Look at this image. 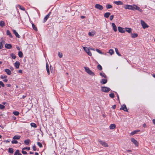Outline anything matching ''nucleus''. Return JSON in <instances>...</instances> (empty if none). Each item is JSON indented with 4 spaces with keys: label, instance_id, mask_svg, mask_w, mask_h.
Segmentation results:
<instances>
[{
    "label": "nucleus",
    "instance_id": "obj_1",
    "mask_svg": "<svg viewBox=\"0 0 155 155\" xmlns=\"http://www.w3.org/2000/svg\"><path fill=\"white\" fill-rule=\"evenodd\" d=\"M131 10H137L141 12H143V10L141 9H140L139 7L137 6L136 5H131Z\"/></svg>",
    "mask_w": 155,
    "mask_h": 155
},
{
    "label": "nucleus",
    "instance_id": "obj_2",
    "mask_svg": "<svg viewBox=\"0 0 155 155\" xmlns=\"http://www.w3.org/2000/svg\"><path fill=\"white\" fill-rule=\"evenodd\" d=\"M84 68L85 71L89 74L92 76L94 75V73L91 71L87 67H84Z\"/></svg>",
    "mask_w": 155,
    "mask_h": 155
},
{
    "label": "nucleus",
    "instance_id": "obj_3",
    "mask_svg": "<svg viewBox=\"0 0 155 155\" xmlns=\"http://www.w3.org/2000/svg\"><path fill=\"white\" fill-rule=\"evenodd\" d=\"M101 90L104 92H108L110 90V89L106 87H101Z\"/></svg>",
    "mask_w": 155,
    "mask_h": 155
},
{
    "label": "nucleus",
    "instance_id": "obj_4",
    "mask_svg": "<svg viewBox=\"0 0 155 155\" xmlns=\"http://www.w3.org/2000/svg\"><path fill=\"white\" fill-rule=\"evenodd\" d=\"M83 48L84 49L85 51L86 52L88 55H89L91 56V52L90 51V49L88 48L87 47H83Z\"/></svg>",
    "mask_w": 155,
    "mask_h": 155
},
{
    "label": "nucleus",
    "instance_id": "obj_5",
    "mask_svg": "<svg viewBox=\"0 0 155 155\" xmlns=\"http://www.w3.org/2000/svg\"><path fill=\"white\" fill-rule=\"evenodd\" d=\"M140 23L142 26L143 28L145 29L146 28L148 27V26L147 24L143 20L140 21Z\"/></svg>",
    "mask_w": 155,
    "mask_h": 155
},
{
    "label": "nucleus",
    "instance_id": "obj_6",
    "mask_svg": "<svg viewBox=\"0 0 155 155\" xmlns=\"http://www.w3.org/2000/svg\"><path fill=\"white\" fill-rule=\"evenodd\" d=\"M98 141L102 146L104 147H108V144L105 142L102 141L100 140H99Z\"/></svg>",
    "mask_w": 155,
    "mask_h": 155
},
{
    "label": "nucleus",
    "instance_id": "obj_7",
    "mask_svg": "<svg viewBox=\"0 0 155 155\" xmlns=\"http://www.w3.org/2000/svg\"><path fill=\"white\" fill-rule=\"evenodd\" d=\"M95 7L97 9H98L100 10H102L103 9V6L99 4H96L95 5Z\"/></svg>",
    "mask_w": 155,
    "mask_h": 155
},
{
    "label": "nucleus",
    "instance_id": "obj_8",
    "mask_svg": "<svg viewBox=\"0 0 155 155\" xmlns=\"http://www.w3.org/2000/svg\"><path fill=\"white\" fill-rule=\"evenodd\" d=\"M131 141L137 147L138 146L139 143L137 140H135L134 138H131L130 139Z\"/></svg>",
    "mask_w": 155,
    "mask_h": 155
},
{
    "label": "nucleus",
    "instance_id": "obj_9",
    "mask_svg": "<svg viewBox=\"0 0 155 155\" xmlns=\"http://www.w3.org/2000/svg\"><path fill=\"white\" fill-rule=\"evenodd\" d=\"M118 29L119 31L121 33H124L125 32V29L121 27H118Z\"/></svg>",
    "mask_w": 155,
    "mask_h": 155
},
{
    "label": "nucleus",
    "instance_id": "obj_10",
    "mask_svg": "<svg viewBox=\"0 0 155 155\" xmlns=\"http://www.w3.org/2000/svg\"><path fill=\"white\" fill-rule=\"evenodd\" d=\"M120 109L124 111L128 112V110L127 109L126 106L125 104H123L122 105Z\"/></svg>",
    "mask_w": 155,
    "mask_h": 155
},
{
    "label": "nucleus",
    "instance_id": "obj_11",
    "mask_svg": "<svg viewBox=\"0 0 155 155\" xmlns=\"http://www.w3.org/2000/svg\"><path fill=\"white\" fill-rule=\"evenodd\" d=\"M51 14V12H49L48 14L44 18V19L43 21V22H45L47 19H48V18L49 17V16Z\"/></svg>",
    "mask_w": 155,
    "mask_h": 155
},
{
    "label": "nucleus",
    "instance_id": "obj_12",
    "mask_svg": "<svg viewBox=\"0 0 155 155\" xmlns=\"http://www.w3.org/2000/svg\"><path fill=\"white\" fill-rule=\"evenodd\" d=\"M20 63L19 61H16L14 64V65L15 68L18 69L19 67Z\"/></svg>",
    "mask_w": 155,
    "mask_h": 155
},
{
    "label": "nucleus",
    "instance_id": "obj_13",
    "mask_svg": "<svg viewBox=\"0 0 155 155\" xmlns=\"http://www.w3.org/2000/svg\"><path fill=\"white\" fill-rule=\"evenodd\" d=\"M114 3L117 5H123V2L120 1H114Z\"/></svg>",
    "mask_w": 155,
    "mask_h": 155
},
{
    "label": "nucleus",
    "instance_id": "obj_14",
    "mask_svg": "<svg viewBox=\"0 0 155 155\" xmlns=\"http://www.w3.org/2000/svg\"><path fill=\"white\" fill-rule=\"evenodd\" d=\"M131 5H126L124 7V8L126 9H128L130 10H131Z\"/></svg>",
    "mask_w": 155,
    "mask_h": 155
},
{
    "label": "nucleus",
    "instance_id": "obj_15",
    "mask_svg": "<svg viewBox=\"0 0 155 155\" xmlns=\"http://www.w3.org/2000/svg\"><path fill=\"white\" fill-rule=\"evenodd\" d=\"M112 26L113 27V29L115 32L117 31V27L114 23H112Z\"/></svg>",
    "mask_w": 155,
    "mask_h": 155
},
{
    "label": "nucleus",
    "instance_id": "obj_16",
    "mask_svg": "<svg viewBox=\"0 0 155 155\" xmlns=\"http://www.w3.org/2000/svg\"><path fill=\"white\" fill-rule=\"evenodd\" d=\"M125 31H126L129 33H132V29L131 28H125Z\"/></svg>",
    "mask_w": 155,
    "mask_h": 155
},
{
    "label": "nucleus",
    "instance_id": "obj_17",
    "mask_svg": "<svg viewBox=\"0 0 155 155\" xmlns=\"http://www.w3.org/2000/svg\"><path fill=\"white\" fill-rule=\"evenodd\" d=\"M5 47L8 49H11L12 48V45L11 44H6L5 45Z\"/></svg>",
    "mask_w": 155,
    "mask_h": 155
},
{
    "label": "nucleus",
    "instance_id": "obj_18",
    "mask_svg": "<svg viewBox=\"0 0 155 155\" xmlns=\"http://www.w3.org/2000/svg\"><path fill=\"white\" fill-rule=\"evenodd\" d=\"M13 32L16 37L19 38H20V35H19V34H18V33L15 30H13Z\"/></svg>",
    "mask_w": 155,
    "mask_h": 155
},
{
    "label": "nucleus",
    "instance_id": "obj_19",
    "mask_svg": "<svg viewBox=\"0 0 155 155\" xmlns=\"http://www.w3.org/2000/svg\"><path fill=\"white\" fill-rule=\"evenodd\" d=\"M110 15V13L109 12H106L104 14V16L106 18H108Z\"/></svg>",
    "mask_w": 155,
    "mask_h": 155
},
{
    "label": "nucleus",
    "instance_id": "obj_20",
    "mask_svg": "<svg viewBox=\"0 0 155 155\" xmlns=\"http://www.w3.org/2000/svg\"><path fill=\"white\" fill-rule=\"evenodd\" d=\"M21 138V136L16 135L13 137L14 140H19Z\"/></svg>",
    "mask_w": 155,
    "mask_h": 155
},
{
    "label": "nucleus",
    "instance_id": "obj_21",
    "mask_svg": "<svg viewBox=\"0 0 155 155\" xmlns=\"http://www.w3.org/2000/svg\"><path fill=\"white\" fill-rule=\"evenodd\" d=\"M107 81L106 79H102L101 81V83L102 84H105L107 83Z\"/></svg>",
    "mask_w": 155,
    "mask_h": 155
},
{
    "label": "nucleus",
    "instance_id": "obj_22",
    "mask_svg": "<svg viewBox=\"0 0 155 155\" xmlns=\"http://www.w3.org/2000/svg\"><path fill=\"white\" fill-rule=\"evenodd\" d=\"M16 7L17 8L18 7L19 8L23 10V11H24L25 10V8L23 7H22L20 5H16Z\"/></svg>",
    "mask_w": 155,
    "mask_h": 155
},
{
    "label": "nucleus",
    "instance_id": "obj_23",
    "mask_svg": "<svg viewBox=\"0 0 155 155\" xmlns=\"http://www.w3.org/2000/svg\"><path fill=\"white\" fill-rule=\"evenodd\" d=\"M109 127L110 129H114L116 127V125L114 124H111Z\"/></svg>",
    "mask_w": 155,
    "mask_h": 155
},
{
    "label": "nucleus",
    "instance_id": "obj_24",
    "mask_svg": "<svg viewBox=\"0 0 155 155\" xmlns=\"http://www.w3.org/2000/svg\"><path fill=\"white\" fill-rule=\"evenodd\" d=\"M46 68L48 74L49 75L50 74V71L49 69V65L48 63H46Z\"/></svg>",
    "mask_w": 155,
    "mask_h": 155
},
{
    "label": "nucleus",
    "instance_id": "obj_25",
    "mask_svg": "<svg viewBox=\"0 0 155 155\" xmlns=\"http://www.w3.org/2000/svg\"><path fill=\"white\" fill-rule=\"evenodd\" d=\"M5 71L8 75H10L11 74V71L8 69H5Z\"/></svg>",
    "mask_w": 155,
    "mask_h": 155
},
{
    "label": "nucleus",
    "instance_id": "obj_26",
    "mask_svg": "<svg viewBox=\"0 0 155 155\" xmlns=\"http://www.w3.org/2000/svg\"><path fill=\"white\" fill-rule=\"evenodd\" d=\"M30 141V140L27 139V140H25L24 142L26 145H28L29 144Z\"/></svg>",
    "mask_w": 155,
    "mask_h": 155
},
{
    "label": "nucleus",
    "instance_id": "obj_27",
    "mask_svg": "<svg viewBox=\"0 0 155 155\" xmlns=\"http://www.w3.org/2000/svg\"><path fill=\"white\" fill-rule=\"evenodd\" d=\"M18 55L19 57L22 58L23 57V54L22 51H19L18 52Z\"/></svg>",
    "mask_w": 155,
    "mask_h": 155
},
{
    "label": "nucleus",
    "instance_id": "obj_28",
    "mask_svg": "<svg viewBox=\"0 0 155 155\" xmlns=\"http://www.w3.org/2000/svg\"><path fill=\"white\" fill-rule=\"evenodd\" d=\"M8 152L11 153H13L14 152L13 149L12 148H9L8 149Z\"/></svg>",
    "mask_w": 155,
    "mask_h": 155
},
{
    "label": "nucleus",
    "instance_id": "obj_29",
    "mask_svg": "<svg viewBox=\"0 0 155 155\" xmlns=\"http://www.w3.org/2000/svg\"><path fill=\"white\" fill-rule=\"evenodd\" d=\"M14 155H22V154L20 153L19 150H17L15 152Z\"/></svg>",
    "mask_w": 155,
    "mask_h": 155
},
{
    "label": "nucleus",
    "instance_id": "obj_30",
    "mask_svg": "<svg viewBox=\"0 0 155 155\" xmlns=\"http://www.w3.org/2000/svg\"><path fill=\"white\" fill-rule=\"evenodd\" d=\"M10 55L12 59H15L16 58V57L13 53H11Z\"/></svg>",
    "mask_w": 155,
    "mask_h": 155
},
{
    "label": "nucleus",
    "instance_id": "obj_31",
    "mask_svg": "<svg viewBox=\"0 0 155 155\" xmlns=\"http://www.w3.org/2000/svg\"><path fill=\"white\" fill-rule=\"evenodd\" d=\"M0 26L3 27L5 26V23L4 21H0Z\"/></svg>",
    "mask_w": 155,
    "mask_h": 155
},
{
    "label": "nucleus",
    "instance_id": "obj_32",
    "mask_svg": "<svg viewBox=\"0 0 155 155\" xmlns=\"http://www.w3.org/2000/svg\"><path fill=\"white\" fill-rule=\"evenodd\" d=\"M140 130H135L133 132H132L130 134L131 135H133L134 134H136L137 132H139Z\"/></svg>",
    "mask_w": 155,
    "mask_h": 155
},
{
    "label": "nucleus",
    "instance_id": "obj_33",
    "mask_svg": "<svg viewBox=\"0 0 155 155\" xmlns=\"http://www.w3.org/2000/svg\"><path fill=\"white\" fill-rule=\"evenodd\" d=\"M138 36V35L136 33L132 34L131 35V37L132 38H134L137 37Z\"/></svg>",
    "mask_w": 155,
    "mask_h": 155
},
{
    "label": "nucleus",
    "instance_id": "obj_34",
    "mask_svg": "<svg viewBox=\"0 0 155 155\" xmlns=\"http://www.w3.org/2000/svg\"><path fill=\"white\" fill-rule=\"evenodd\" d=\"M95 35V33L94 32H89L88 33V35L92 37Z\"/></svg>",
    "mask_w": 155,
    "mask_h": 155
},
{
    "label": "nucleus",
    "instance_id": "obj_35",
    "mask_svg": "<svg viewBox=\"0 0 155 155\" xmlns=\"http://www.w3.org/2000/svg\"><path fill=\"white\" fill-rule=\"evenodd\" d=\"M6 34L8 35L11 38H12V36L9 30H7L6 31Z\"/></svg>",
    "mask_w": 155,
    "mask_h": 155
},
{
    "label": "nucleus",
    "instance_id": "obj_36",
    "mask_svg": "<svg viewBox=\"0 0 155 155\" xmlns=\"http://www.w3.org/2000/svg\"><path fill=\"white\" fill-rule=\"evenodd\" d=\"M13 114L15 115L18 116L19 114V112L18 111H15L13 112Z\"/></svg>",
    "mask_w": 155,
    "mask_h": 155
},
{
    "label": "nucleus",
    "instance_id": "obj_37",
    "mask_svg": "<svg viewBox=\"0 0 155 155\" xmlns=\"http://www.w3.org/2000/svg\"><path fill=\"white\" fill-rule=\"evenodd\" d=\"M31 127H34L35 128H36L37 127L36 124L35 123H31Z\"/></svg>",
    "mask_w": 155,
    "mask_h": 155
},
{
    "label": "nucleus",
    "instance_id": "obj_38",
    "mask_svg": "<svg viewBox=\"0 0 155 155\" xmlns=\"http://www.w3.org/2000/svg\"><path fill=\"white\" fill-rule=\"evenodd\" d=\"M115 51L116 53L119 56H121V55L119 53L118 50L117 48H115Z\"/></svg>",
    "mask_w": 155,
    "mask_h": 155
},
{
    "label": "nucleus",
    "instance_id": "obj_39",
    "mask_svg": "<svg viewBox=\"0 0 155 155\" xmlns=\"http://www.w3.org/2000/svg\"><path fill=\"white\" fill-rule=\"evenodd\" d=\"M114 53V51L112 49H110L109 51V53L112 55Z\"/></svg>",
    "mask_w": 155,
    "mask_h": 155
},
{
    "label": "nucleus",
    "instance_id": "obj_40",
    "mask_svg": "<svg viewBox=\"0 0 155 155\" xmlns=\"http://www.w3.org/2000/svg\"><path fill=\"white\" fill-rule=\"evenodd\" d=\"M106 7L107 9H108L109 8H112V6L108 4L106 5Z\"/></svg>",
    "mask_w": 155,
    "mask_h": 155
},
{
    "label": "nucleus",
    "instance_id": "obj_41",
    "mask_svg": "<svg viewBox=\"0 0 155 155\" xmlns=\"http://www.w3.org/2000/svg\"><path fill=\"white\" fill-rule=\"evenodd\" d=\"M100 75L101 76H102V77L104 78H106V75L104 73H101V72H100Z\"/></svg>",
    "mask_w": 155,
    "mask_h": 155
},
{
    "label": "nucleus",
    "instance_id": "obj_42",
    "mask_svg": "<svg viewBox=\"0 0 155 155\" xmlns=\"http://www.w3.org/2000/svg\"><path fill=\"white\" fill-rule=\"evenodd\" d=\"M32 27L33 29L35 31L37 30V29L36 26L33 23L32 24Z\"/></svg>",
    "mask_w": 155,
    "mask_h": 155
},
{
    "label": "nucleus",
    "instance_id": "obj_43",
    "mask_svg": "<svg viewBox=\"0 0 155 155\" xmlns=\"http://www.w3.org/2000/svg\"><path fill=\"white\" fill-rule=\"evenodd\" d=\"M97 68L100 70H102V66L100 64H98L97 67Z\"/></svg>",
    "mask_w": 155,
    "mask_h": 155
},
{
    "label": "nucleus",
    "instance_id": "obj_44",
    "mask_svg": "<svg viewBox=\"0 0 155 155\" xmlns=\"http://www.w3.org/2000/svg\"><path fill=\"white\" fill-rule=\"evenodd\" d=\"M12 144H17L18 143V142L15 140H14L12 141Z\"/></svg>",
    "mask_w": 155,
    "mask_h": 155
},
{
    "label": "nucleus",
    "instance_id": "obj_45",
    "mask_svg": "<svg viewBox=\"0 0 155 155\" xmlns=\"http://www.w3.org/2000/svg\"><path fill=\"white\" fill-rule=\"evenodd\" d=\"M109 96L110 97L112 98H114V93H111V94H109Z\"/></svg>",
    "mask_w": 155,
    "mask_h": 155
},
{
    "label": "nucleus",
    "instance_id": "obj_46",
    "mask_svg": "<svg viewBox=\"0 0 155 155\" xmlns=\"http://www.w3.org/2000/svg\"><path fill=\"white\" fill-rule=\"evenodd\" d=\"M58 55L59 57L60 58H61L62 57L63 55L60 52H58Z\"/></svg>",
    "mask_w": 155,
    "mask_h": 155
},
{
    "label": "nucleus",
    "instance_id": "obj_47",
    "mask_svg": "<svg viewBox=\"0 0 155 155\" xmlns=\"http://www.w3.org/2000/svg\"><path fill=\"white\" fill-rule=\"evenodd\" d=\"M37 144L38 146L40 148H41L42 147V144L39 142H38L37 143Z\"/></svg>",
    "mask_w": 155,
    "mask_h": 155
},
{
    "label": "nucleus",
    "instance_id": "obj_48",
    "mask_svg": "<svg viewBox=\"0 0 155 155\" xmlns=\"http://www.w3.org/2000/svg\"><path fill=\"white\" fill-rule=\"evenodd\" d=\"M96 51L97 52H98V53H99L100 54H103V53L101 52V51L98 49H96Z\"/></svg>",
    "mask_w": 155,
    "mask_h": 155
},
{
    "label": "nucleus",
    "instance_id": "obj_49",
    "mask_svg": "<svg viewBox=\"0 0 155 155\" xmlns=\"http://www.w3.org/2000/svg\"><path fill=\"white\" fill-rule=\"evenodd\" d=\"M0 85H1L3 87H5L4 84L2 81H0Z\"/></svg>",
    "mask_w": 155,
    "mask_h": 155
},
{
    "label": "nucleus",
    "instance_id": "obj_50",
    "mask_svg": "<svg viewBox=\"0 0 155 155\" xmlns=\"http://www.w3.org/2000/svg\"><path fill=\"white\" fill-rule=\"evenodd\" d=\"M30 149V147H25L23 148V150H29Z\"/></svg>",
    "mask_w": 155,
    "mask_h": 155
},
{
    "label": "nucleus",
    "instance_id": "obj_51",
    "mask_svg": "<svg viewBox=\"0 0 155 155\" xmlns=\"http://www.w3.org/2000/svg\"><path fill=\"white\" fill-rule=\"evenodd\" d=\"M5 107L3 105L0 104V109H3Z\"/></svg>",
    "mask_w": 155,
    "mask_h": 155
},
{
    "label": "nucleus",
    "instance_id": "obj_52",
    "mask_svg": "<svg viewBox=\"0 0 155 155\" xmlns=\"http://www.w3.org/2000/svg\"><path fill=\"white\" fill-rule=\"evenodd\" d=\"M7 76L6 75H2L1 76V78L2 79L5 78Z\"/></svg>",
    "mask_w": 155,
    "mask_h": 155
},
{
    "label": "nucleus",
    "instance_id": "obj_53",
    "mask_svg": "<svg viewBox=\"0 0 155 155\" xmlns=\"http://www.w3.org/2000/svg\"><path fill=\"white\" fill-rule=\"evenodd\" d=\"M22 153L23 154H27V153L25 151H24V150H22Z\"/></svg>",
    "mask_w": 155,
    "mask_h": 155
},
{
    "label": "nucleus",
    "instance_id": "obj_54",
    "mask_svg": "<svg viewBox=\"0 0 155 155\" xmlns=\"http://www.w3.org/2000/svg\"><path fill=\"white\" fill-rule=\"evenodd\" d=\"M114 17V15H111L110 16V20H112Z\"/></svg>",
    "mask_w": 155,
    "mask_h": 155
},
{
    "label": "nucleus",
    "instance_id": "obj_55",
    "mask_svg": "<svg viewBox=\"0 0 155 155\" xmlns=\"http://www.w3.org/2000/svg\"><path fill=\"white\" fill-rule=\"evenodd\" d=\"M3 47V45L2 42H0V49H1Z\"/></svg>",
    "mask_w": 155,
    "mask_h": 155
},
{
    "label": "nucleus",
    "instance_id": "obj_56",
    "mask_svg": "<svg viewBox=\"0 0 155 155\" xmlns=\"http://www.w3.org/2000/svg\"><path fill=\"white\" fill-rule=\"evenodd\" d=\"M32 148H33V150H34V151H36V147H35V145H34V146H33V147H32Z\"/></svg>",
    "mask_w": 155,
    "mask_h": 155
},
{
    "label": "nucleus",
    "instance_id": "obj_57",
    "mask_svg": "<svg viewBox=\"0 0 155 155\" xmlns=\"http://www.w3.org/2000/svg\"><path fill=\"white\" fill-rule=\"evenodd\" d=\"M116 105H114L113 106H112V108L113 109H115L116 108Z\"/></svg>",
    "mask_w": 155,
    "mask_h": 155
},
{
    "label": "nucleus",
    "instance_id": "obj_58",
    "mask_svg": "<svg viewBox=\"0 0 155 155\" xmlns=\"http://www.w3.org/2000/svg\"><path fill=\"white\" fill-rule=\"evenodd\" d=\"M3 81L5 82H7L8 81V79H5Z\"/></svg>",
    "mask_w": 155,
    "mask_h": 155
},
{
    "label": "nucleus",
    "instance_id": "obj_59",
    "mask_svg": "<svg viewBox=\"0 0 155 155\" xmlns=\"http://www.w3.org/2000/svg\"><path fill=\"white\" fill-rule=\"evenodd\" d=\"M143 127H146V124H144L143 125Z\"/></svg>",
    "mask_w": 155,
    "mask_h": 155
},
{
    "label": "nucleus",
    "instance_id": "obj_60",
    "mask_svg": "<svg viewBox=\"0 0 155 155\" xmlns=\"http://www.w3.org/2000/svg\"><path fill=\"white\" fill-rule=\"evenodd\" d=\"M18 72L19 73H22V71L21 70H20L18 71Z\"/></svg>",
    "mask_w": 155,
    "mask_h": 155
},
{
    "label": "nucleus",
    "instance_id": "obj_61",
    "mask_svg": "<svg viewBox=\"0 0 155 155\" xmlns=\"http://www.w3.org/2000/svg\"><path fill=\"white\" fill-rule=\"evenodd\" d=\"M16 48H17V49L18 50H20V48L18 46H17L16 47Z\"/></svg>",
    "mask_w": 155,
    "mask_h": 155
},
{
    "label": "nucleus",
    "instance_id": "obj_62",
    "mask_svg": "<svg viewBox=\"0 0 155 155\" xmlns=\"http://www.w3.org/2000/svg\"><path fill=\"white\" fill-rule=\"evenodd\" d=\"M153 123L155 124V119H153L152 120Z\"/></svg>",
    "mask_w": 155,
    "mask_h": 155
},
{
    "label": "nucleus",
    "instance_id": "obj_63",
    "mask_svg": "<svg viewBox=\"0 0 155 155\" xmlns=\"http://www.w3.org/2000/svg\"><path fill=\"white\" fill-rule=\"evenodd\" d=\"M10 69L12 70V71H13V70H14V68L12 67H11L10 68Z\"/></svg>",
    "mask_w": 155,
    "mask_h": 155
},
{
    "label": "nucleus",
    "instance_id": "obj_64",
    "mask_svg": "<svg viewBox=\"0 0 155 155\" xmlns=\"http://www.w3.org/2000/svg\"><path fill=\"white\" fill-rule=\"evenodd\" d=\"M35 155H38V153L35 152Z\"/></svg>",
    "mask_w": 155,
    "mask_h": 155
}]
</instances>
